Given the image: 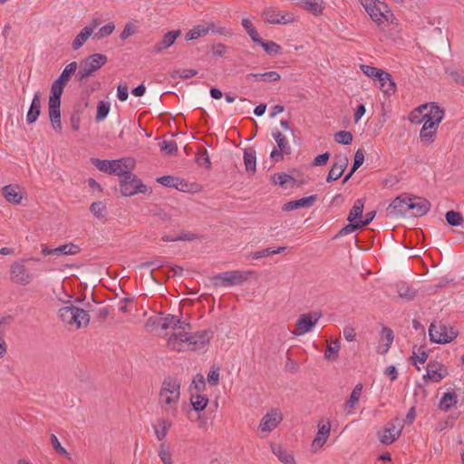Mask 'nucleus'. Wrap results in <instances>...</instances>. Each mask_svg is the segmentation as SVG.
Masks as SVG:
<instances>
[{
  "mask_svg": "<svg viewBox=\"0 0 464 464\" xmlns=\"http://www.w3.org/2000/svg\"><path fill=\"white\" fill-rule=\"evenodd\" d=\"M153 324H156L162 330H180L178 333L172 334L167 341L168 348L179 353L184 351H203L208 345L213 336L212 332L208 330L198 331L193 334L188 333L186 330L190 329V324L182 322L179 317L170 314L157 317Z\"/></svg>",
  "mask_w": 464,
  "mask_h": 464,
  "instance_id": "f257e3e1",
  "label": "nucleus"
},
{
  "mask_svg": "<svg viewBox=\"0 0 464 464\" xmlns=\"http://www.w3.org/2000/svg\"><path fill=\"white\" fill-rule=\"evenodd\" d=\"M370 18L382 32H385L384 24H397L398 19L389 5L381 0H358Z\"/></svg>",
  "mask_w": 464,
  "mask_h": 464,
  "instance_id": "f03ea898",
  "label": "nucleus"
},
{
  "mask_svg": "<svg viewBox=\"0 0 464 464\" xmlns=\"http://www.w3.org/2000/svg\"><path fill=\"white\" fill-rule=\"evenodd\" d=\"M179 398L180 382L169 376L165 378L159 394V403L160 407L165 411L176 415Z\"/></svg>",
  "mask_w": 464,
  "mask_h": 464,
  "instance_id": "7ed1b4c3",
  "label": "nucleus"
},
{
  "mask_svg": "<svg viewBox=\"0 0 464 464\" xmlns=\"http://www.w3.org/2000/svg\"><path fill=\"white\" fill-rule=\"evenodd\" d=\"M59 318L68 326L79 329L82 325H87L90 322V315L82 308L77 307L68 301L58 310Z\"/></svg>",
  "mask_w": 464,
  "mask_h": 464,
  "instance_id": "20e7f679",
  "label": "nucleus"
},
{
  "mask_svg": "<svg viewBox=\"0 0 464 464\" xmlns=\"http://www.w3.org/2000/svg\"><path fill=\"white\" fill-rule=\"evenodd\" d=\"M254 275L253 270H233L218 274L211 280L216 286L229 287L244 284Z\"/></svg>",
  "mask_w": 464,
  "mask_h": 464,
  "instance_id": "39448f33",
  "label": "nucleus"
},
{
  "mask_svg": "<svg viewBox=\"0 0 464 464\" xmlns=\"http://www.w3.org/2000/svg\"><path fill=\"white\" fill-rule=\"evenodd\" d=\"M108 61L105 54L94 53L85 58L80 64V69L76 73L79 82H84L88 78L101 69Z\"/></svg>",
  "mask_w": 464,
  "mask_h": 464,
  "instance_id": "423d86ee",
  "label": "nucleus"
},
{
  "mask_svg": "<svg viewBox=\"0 0 464 464\" xmlns=\"http://www.w3.org/2000/svg\"><path fill=\"white\" fill-rule=\"evenodd\" d=\"M416 111L422 113V127L439 128L440 123L444 118V111L436 103L422 104Z\"/></svg>",
  "mask_w": 464,
  "mask_h": 464,
  "instance_id": "0eeeda50",
  "label": "nucleus"
},
{
  "mask_svg": "<svg viewBox=\"0 0 464 464\" xmlns=\"http://www.w3.org/2000/svg\"><path fill=\"white\" fill-rule=\"evenodd\" d=\"M77 67L78 64L76 62H72L64 67L60 76L52 83L49 97L61 99L64 87L70 81V78L74 73H77Z\"/></svg>",
  "mask_w": 464,
  "mask_h": 464,
  "instance_id": "6e6552de",
  "label": "nucleus"
},
{
  "mask_svg": "<svg viewBox=\"0 0 464 464\" xmlns=\"http://www.w3.org/2000/svg\"><path fill=\"white\" fill-rule=\"evenodd\" d=\"M120 189L123 196L130 197L137 193H146L148 188L132 172L121 178Z\"/></svg>",
  "mask_w": 464,
  "mask_h": 464,
  "instance_id": "1a4fd4ad",
  "label": "nucleus"
},
{
  "mask_svg": "<svg viewBox=\"0 0 464 464\" xmlns=\"http://www.w3.org/2000/svg\"><path fill=\"white\" fill-rule=\"evenodd\" d=\"M429 335L430 341L435 343H447L451 342L457 336L454 331L449 329L440 322L430 324L429 327Z\"/></svg>",
  "mask_w": 464,
  "mask_h": 464,
  "instance_id": "9d476101",
  "label": "nucleus"
},
{
  "mask_svg": "<svg viewBox=\"0 0 464 464\" xmlns=\"http://www.w3.org/2000/svg\"><path fill=\"white\" fill-rule=\"evenodd\" d=\"M322 314L319 312H311L301 314L295 323V330L293 332L295 335H304L310 333L317 324Z\"/></svg>",
  "mask_w": 464,
  "mask_h": 464,
  "instance_id": "9b49d317",
  "label": "nucleus"
},
{
  "mask_svg": "<svg viewBox=\"0 0 464 464\" xmlns=\"http://www.w3.org/2000/svg\"><path fill=\"white\" fill-rule=\"evenodd\" d=\"M402 426L398 419L392 423H388L386 427L378 432L379 440L385 445L394 442L401 435Z\"/></svg>",
  "mask_w": 464,
  "mask_h": 464,
  "instance_id": "f8f14e48",
  "label": "nucleus"
},
{
  "mask_svg": "<svg viewBox=\"0 0 464 464\" xmlns=\"http://www.w3.org/2000/svg\"><path fill=\"white\" fill-rule=\"evenodd\" d=\"M264 20L272 24H286L294 22L291 13L277 11L274 8H267L262 13Z\"/></svg>",
  "mask_w": 464,
  "mask_h": 464,
  "instance_id": "ddd939ff",
  "label": "nucleus"
},
{
  "mask_svg": "<svg viewBox=\"0 0 464 464\" xmlns=\"http://www.w3.org/2000/svg\"><path fill=\"white\" fill-rule=\"evenodd\" d=\"M283 420V415L277 409L268 411L260 420L258 429L263 432H271Z\"/></svg>",
  "mask_w": 464,
  "mask_h": 464,
  "instance_id": "4468645a",
  "label": "nucleus"
},
{
  "mask_svg": "<svg viewBox=\"0 0 464 464\" xmlns=\"http://www.w3.org/2000/svg\"><path fill=\"white\" fill-rule=\"evenodd\" d=\"M317 427L318 430L316 435L311 444V450L313 452H316L323 448L327 441L331 431V423L328 420L320 421Z\"/></svg>",
  "mask_w": 464,
  "mask_h": 464,
  "instance_id": "2eb2a0df",
  "label": "nucleus"
},
{
  "mask_svg": "<svg viewBox=\"0 0 464 464\" xmlns=\"http://www.w3.org/2000/svg\"><path fill=\"white\" fill-rule=\"evenodd\" d=\"M181 34L180 30H173L167 32L162 38L157 42L151 48L152 54H159L169 48Z\"/></svg>",
  "mask_w": 464,
  "mask_h": 464,
  "instance_id": "dca6fc26",
  "label": "nucleus"
},
{
  "mask_svg": "<svg viewBox=\"0 0 464 464\" xmlns=\"http://www.w3.org/2000/svg\"><path fill=\"white\" fill-rule=\"evenodd\" d=\"M134 166L135 160L132 158L112 160L111 175L119 176L120 180H121V178L131 172Z\"/></svg>",
  "mask_w": 464,
  "mask_h": 464,
  "instance_id": "f3484780",
  "label": "nucleus"
},
{
  "mask_svg": "<svg viewBox=\"0 0 464 464\" xmlns=\"http://www.w3.org/2000/svg\"><path fill=\"white\" fill-rule=\"evenodd\" d=\"M410 198L399 196L395 198L389 205L387 211L391 217L405 216L409 212Z\"/></svg>",
  "mask_w": 464,
  "mask_h": 464,
  "instance_id": "a211bd4d",
  "label": "nucleus"
},
{
  "mask_svg": "<svg viewBox=\"0 0 464 464\" xmlns=\"http://www.w3.org/2000/svg\"><path fill=\"white\" fill-rule=\"evenodd\" d=\"M348 165V158L345 155H337L334 157V162L326 177L327 182L338 179L343 173Z\"/></svg>",
  "mask_w": 464,
  "mask_h": 464,
  "instance_id": "6ab92c4d",
  "label": "nucleus"
},
{
  "mask_svg": "<svg viewBox=\"0 0 464 464\" xmlns=\"http://www.w3.org/2000/svg\"><path fill=\"white\" fill-rule=\"evenodd\" d=\"M61 99L51 98L48 99V113L52 125L54 130H61Z\"/></svg>",
  "mask_w": 464,
  "mask_h": 464,
  "instance_id": "aec40b11",
  "label": "nucleus"
},
{
  "mask_svg": "<svg viewBox=\"0 0 464 464\" xmlns=\"http://www.w3.org/2000/svg\"><path fill=\"white\" fill-rule=\"evenodd\" d=\"M409 211H412V215L415 217H422L426 215L430 209V202L420 197L410 198V204L408 205Z\"/></svg>",
  "mask_w": 464,
  "mask_h": 464,
  "instance_id": "412c9836",
  "label": "nucleus"
},
{
  "mask_svg": "<svg viewBox=\"0 0 464 464\" xmlns=\"http://www.w3.org/2000/svg\"><path fill=\"white\" fill-rule=\"evenodd\" d=\"M314 15L323 14L326 4L324 0H291Z\"/></svg>",
  "mask_w": 464,
  "mask_h": 464,
  "instance_id": "4be33fe9",
  "label": "nucleus"
},
{
  "mask_svg": "<svg viewBox=\"0 0 464 464\" xmlns=\"http://www.w3.org/2000/svg\"><path fill=\"white\" fill-rule=\"evenodd\" d=\"M11 278L12 280L20 285H27L30 283L32 277L27 273L25 266L21 263H14L11 266Z\"/></svg>",
  "mask_w": 464,
  "mask_h": 464,
  "instance_id": "5701e85b",
  "label": "nucleus"
},
{
  "mask_svg": "<svg viewBox=\"0 0 464 464\" xmlns=\"http://www.w3.org/2000/svg\"><path fill=\"white\" fill-rule=\"evenodd\" d=\"M393 339L394 334L392 330L389 327L383 326L381 331V339L377 347V352L380 354H385L391 348V345L393 343Z\"/></svg>",
  "mask_w": 464,
  "mask_h": 464,
  "instance_id": "b1692460",
  "label": "nucleus"
},
{
  "mask_svg": "<svg viewBox=\"0 0 464 464\" xmlns=\"http://www.w3.org/2000/svg\"><path fill=\"white\" fill-rule=\"evenodd\" d=\"M442 365L438 362H430L426 367V373L423 375L424 380H430L433 382H440L445 376L441 372Z\"/></svg>",
  "mask_w": 464,
  "mask_h": 464,
  "instance_id": "393cba45",
  "label": "nucleus"
},
{
  "mask_svg": "<svg viewBox=\"0 0 464 464\" xmlns=\"http://www.w3.org/2000/svg\"><path fill=\"white\" fill-rule=\"evenodd\" d=\"M41 113V92L38 91L34 94L29 111L26 114V122L32 124L35 122Z\"/></svg>",
  "mask_w": 464,
  "mask_h": 464,
  "instance_id": "a878e982",
  "label": "nucleus"
},
{
  "mask_svg": "<svg viewBox=\"0 0 464 464\" xmlns=\"http://www.w3.org/2000/svg\"><path fill=\"white\" fill-rule=\"evenodd\" d=\"M379 89L386 95H392L396 92V84L392 80V75L383 71L380 77H378Z\"/></svg>",
  "mask_w": 464,
  "mask_h": 464,
  "instance_id": "bb28decb",
  "label": "nucleus"
},
{
  "mask_svg": "<svg viewBox=\"0 0 464 464\" xmlns=\"http://www.w3.org/2000/svg\"><path fill=\"white\" fill-rule=\"evenodd\" d=\"M317 196L316 195H311L308 197H304L296 200H292L287 203H285L283 207V209L285 211H292L297 208H310L312 207L314 202L316 201Z\"/></svg>",
  "mask_w": 464,
  "mask_h": 464,
  "instance_id": "cd10ccee",
  "label": "nucleus"
},
{
  "mask_svg": "<svg viewBox=\"0 0 464 464\" xmlns=\"http://www.w3.org/2000/svg\"><path fill=\"white\" fill-rule=\"evenodd\" d=\"M2 190L3 196L6 201L16 205L21 203L23 196L18 185L9 184L5 186Z\"/></svg>",
  "mask_w": 464,
  "mask_h": 464,
  "instance_id": "c85d7f7f",
  "label": "nucleus"
},
{
  "mask_svg": "<svg viewBox=\"0 0 464 464\" xmlns=\"http://www.w3.org/2000/svg\"><path fill=\"white\" fill-rule=\"evenodd\" d=\"M270 447L272 452L283 464H296L294 455L284 449L281 445L272 443Z\"/></svg>",
  "mask_w": 464,
  "mask_h": 464,
  "instance_id": "c756f323",
  "label": "nucleus"
},
{
  "mask_svg": "<svg viewBox=\"0 0 464 464\" xmlns=\"http://www.w3.org/2000/svg\"><path fill=\"white\" fill-rule=\"evenodd\" d=\"M172 423L169 420L161 418L157 420V422L155 425H153V430L156 438L159 440H163L168 433V430L171 427Z\"/></svg>",
  "mask_w": 464,
  "mask_h": 464,
  "instance_id": "7c9ffc66",
  "label": "nucleus"
},
{
  "mask_svg": "<svg viewBox=\"0 0 464 464\" xmlns=\"http://www.w3.org/2000/svg\"><path fill=\"white\" fill-rule=\"evenodd\" d=\"M246 80L264 81L267 82H275L280 80V74L276 71H270L264 73H248Z\"/></svg>",
  "mask_w": 464,
  "mask_h": 464,
  "instance_id": "2f4dec72",
  "label": "nucleus"
},
{
  "mask_svg": "<svg viewBox=\"0 0 464 464\" xmlns=\"http://www.w3.org/2000/svg\"><path fill=\"white\" fill-rule=\"evenodd\" d=\"M458 403V397L454 392H448L441 397L439 407L443 411H449Z\"/></svg>",
  "mask_w": 464,
  "mask_h": 464,
  "instance_id": "473e14b6",
  "label": "nucleus"
},
{
  "mask_svg": "<svg viewBox=\"0 0 464 464\" xmlns=\"http://www.w3.org/2000/svg\"><path fill=\"white\" fill-rule=\"evenodd\" d=\"M157 181L159 183H160L161 185L168 187V188H175L181 191L185 190L184 186L186 184H184L183 180L179 178L173 177V176H169V175L162 176L160 178H158Z\"/></svg>",
  "mask_w": 464,
  "mask_h": 464,
  "instance_id": "72a5a7b5",
  "label": "nucleus"
},
{
  "mask_svg": "<svg viewBox=\"0 0 464 464\" xmlns=\"http://www.w3.org/2000/svg\"><path fill=\"white\" fill-rule=\"evenodd\" d=\"M244 164L246 170L254 174L256 172V151L250 148L245 149L244 150Z\"/></svg>",
  "mask_w": 464,
  "mask_h": 464,
  "instance_id": "f704fd0d",
  "label": "nucleus"
},
{
  "mask_svg": "<svg viewBox=\"0 0 464 464\" xmlns=\"http://www.w3.org/2000/svg\"><path fill=\"white\" fill-rule=\"evenodd\" d=\"M208 34V24H200L191 28L185 35L187 41H192Z\"/></svg>",
  "mask_w": 464,
  "mask_h": 464,
  "instance_id": "c9c22d12",
  "label": "nucleus"
},
{
  "mask_svg": "<svg viewBox=\"0 0 464 464\" xmlns=\"http://www.w3.org/2000/svg\"><path fill=\"white\" fill-rule=\"evenodd\" d=\"M54 251L56 252V256H66V255H77L80 253L81 248L79 246L73 244V243H68L62 246H59L57 247H54Z\"/></svg>",
  "mask_w": 464,
  "mask_h": 464,
  "instance_id": "e433bc0d",
  "label": "nucleus"
},
{
  "mask_svg": "<svg viewBox=\"0 0 464 464\" xmlns=\"http://www.w3.org/2000/svg\"><path fill=\"white\" fill-rule=\"evenodd\" d=\"M397 292L400 297L406 300H412L416 296V291L405 282L397 285Z\"/></svg>",
  "mask_w": 464,
  "mask_h": 464,
  "instance_id": "4c0bfd02",
  "label": "nucleus"
},
{
  "mask_svg": "<svg viewBox=\"0 0 464 464\" xmlns=\"http://www.w3.org/2000/svg\"><path fill=\"white\" fill-rule=\"evenodd\" d=\"M363 206L364 202L363 199H357L354 202L353 207L350 210L349 216H348V221L349 222H355L356 219L362 218V212H363Z\"/></svg>",
  "mask_w": 464,
  "mask_h": 464,
  "instance_id": "58836bf2",
  "label": "nucleus"
},
{
  "mask_svg": "<svg viewBox=\"0 0 464 464\" xmlns=\"http://www.w3.org/2000/svg\"><path fill=\"white\" fill-rule=\"evenodd\" d=\"M272 136L276 142L277 149L285 151V154H289L291 148L286 138L278 130L273 131Z\"/></svg>",
  "mask_w": 464,
  "mask_h": 464,
  "instance_id": "ea45409f",
  "label": "nucleus"
},
{
  "mask_svg": "<svg viewBox=\"0 0 464 464\" xmlns=\"http://www.w3.org/2000/svg\"><path fill=\"white\" fill-rule=\"evenodd\" d=\"M272 181L281 187H286L288 183L293 186L295 183V179L292 176L283 172L275 174L272 177Z\"/></svg>",
  "mask_w": 464,
  "mask_h": 464,
  "instance_id": "a19ab883",
  "label": "nucleus"
},
{
  "mask_svg": "<svg viewBox=\"0 0 464 464\" xmlns=\"http://www.w3.org/2000/svg\"><path fill=\"white\" fill-rule=\"evenodd\" d=\"M190 403L194 411H201L207 407L208 403V399L205 395L197 394L191 396Z\"/></svg>",
  "mask_w": 464,
  "mask_h": 464,
  "instance_id": "79ce46f5",
  "label": "nucleus"
},
{
  "mask_svg": "<svg viewBox=\"0 0 464 464\" xmlns=\"http://www.w3.org/2000/svg\"><path fill=\"white\" fill-rule=\"evenodd\" d=\"M91 29L85 30L82 28L81 32L76 35L72 43V47L74 51L79 50L92 35L89 32Z\"/></svg>",
  "mask_w": 464,
  "mask_h": 464,
  "instance_id": "37998d69",
  "label": "nucleus"
},
{
  "mask_svg": "<svg viewBox=\"0 0 464 464\" xmlns=\"http://www.w3.org/2000/svg\"><path fill=\"white\" fill-rule=\"evenodd\" d=\"M438 129L433 127H422L420 131V139L426 144H430L434 141V136L437 133Z\"/></svg>",
  "mask_w": 464,
  "mask_h": 464,
  "instance_id": "c03bdc74",
  "label": "nucleus"
},
{
  "mask_svg": "<svg viewBox=\"0 0 464 464\" xmlns=\"http://www.w3.org/2000/svg\"><path fill=\"white\" fill-rule=\"evenodd\" d=\"M92 163L102 172L111 175L112 160L92 159Z\"/></svg>",
  "mask_w": 464,
  "mask_h": 464,
  "instance_id": "a18cd8bd",
  "label": "nucleus"
},
{
  "mask_svg": "<svg viewBox=\"0 0 464 464\" xmlns=\"http://www.w3.org/2000/svg\"><path fill=\"white\" fill-rule=\"evenodd\" d=\"M362 383L356 384L351 392L350 398L346 401V407L351 408V409L354 408L356 403L359 401V399L362 395Z\"/></svg>",
  "mask_w": 464,
  "mask_h": 464,
  "instance_id": "49530a36",
  "label": "nucleus"
},
{
  "mask_svg": "<svg viewBox=\"0 0 464 464\" xmlns=\"http://www.w3.org/2000/svg\"><path fill=\"white\" fill-rule=\"evenodd\" d=\"M115 29V25L113 23H108L105 25L102 26L98 32L93 34V39L101 40L104 37L111 35Z\"/></svg>",
  "mask_w": 464,
  "mask_h": 464,
  "instance_id": "de8ad7c7",
  "label": "nucleus"
},
{
  "mask_svg": "<svg viewBox=\"0 0 464 464\" xmlns=\"http://www.w3.org/2000/svg\"><path fill=\"white\" fill-rule=\"evenodd\" d=\"M111 109V105L107 102H100L97 106V113H96V121H103L109 114Z\"/></svg>",
  "mask_w": 464,
  "mask_h": 464,
  "instance_id": "09e8293b",
  "label": "nucleus"
},
{
  "mask_svg": "<svg viewBox=\"0 0 464 464\" xmlns=\"http://www.w3.org/2000/svg\"><path fill=\"white\" fill-rule=\"evenodd\" d=\"M446 221L449 225L456 227L463 222V217L459 212L450 210L445 215Z\"/></svg>",
  "mask_w": 464,
  "mask_h": 464,
  "instance_id": "8fccbe9b",
  "label": "nucleus"
},
{
  "mask_svg": "<svg viewBox=\"0 0 464 464\" xmlns=\"http://www.w3.org/2000/svg\"><path fill=\"white\" fill-rule=\"evenodd\" d=\"M340 350V342L335 340L331 345H328L324 352V358L327 360H335Z\"/></svg>",
  "mask_w": 464,
  "mask_h": 464,
  "instance_id": "3c124183",
  "label": "nucleus"
},
{
  "mask_svg": "<svg viewBox=\"0 0 464 464\" xmlns=\"http://www.w3.org/2000/svg\"><path fill=\"white\" fill-rule=\"evenodd\" d=\"M159 457L164 464H173L171 452L164 443L160 445Z\"/></svg>",
  "mask_w": 464,
  "mask_h": 464,
  "instance_id": "603ef678",
  "label": "nucleus"
},
{
  "mask_svg": "<svg viewBox=\"0 0 464 464\" xmlns=\"http://www.w3.org/2000/svg\"><path fill=\"white\" fill-rule=\"evenodd\" d=\"M208 32H212L213 34H218L220 35L231 36L233 34V32L230 28L225 27V26H219V25L216 24L215 23H208Z\"/></svg>",
  "mask_w": 464,
  "mask_h": 464,
  "instance_id": "864d4df0",
  "label": "nucleus"
},
{
  "mask_svg": "<svg viewBox=\"0 0 464 464\" xmlns=\"http://www.w3.org/2000/svg\"><path fill=\"white\" fill-rule=\"evenodd\" d=\"M334 140L340 144L350 145L353 141V135L350 131L340 130L335 133Z\"/></svg>",
  "mask_w": 464,
  "mask_h": 464,
  "instance_id": "5fc2aeb1",
  "label": "nucleus"
},
{
  "mask_svg": "<svg viewBox=\"0 0 464 464\" xmlns=\"http://www.w3.org/2000/svg\"><path fill=\"white\" fill-rule=\"evenodd\" d=\"M259 45H261L264 48L265 52L267 53L268 54H277L281 52L282 49L279 44L273 41L265 42L262 40L259 43Z\"/></svg>",
  "mask_w": 464,
  "mask_h": 464,
  "instance_id": "6e6d98bb",
  "label": "nucleus"
},
{
  "mask_svg": "<svg viewBox=\"0 0 464 464\" xmlns=\"http://www.w3.org/2000/svg\"><path fill=\"white\" fill-rule=\"evenodd\" d=\"M361 70L368 77L376 79V80L378 79V77L381 76V74L383 72V70H382V69H379V68H376L373 66H370V65H365V64L361 65Z\"/></svg>",
  "mask_w": 464,
  "mask_h": 464,
  "instance_id": "4d7b16f0",
  "label": "nucleus"
},
{
  "mask_svg": "<svg viewBox=\"0 0 464 464\" xmlns=\"http://www.w3.org/2000/svg\"><path fill=\"white\" fill-rule=\"evenodd\" d=\"M160 147L161 150L166 151L169 155H174L178 151V145L173 140H163Z\"/></svg>",
  "mask_w": 464,
  "mask_h": 464,
  "instance_id": "13d9d810",
  "label": "nucleus"
},
{
  "mask_svg": "<svg viewBox=\"0 0 464 464\" xmlns=\"http://www.w3.org/2000/svg\"><path fill=\"white\" fill-rule=\"evenodd\" d=\"M50 440L53 448L57 453L66 456L68 459H71L70 453L61 445L58 438L54 434L51 435Z\"/></svg>",
  "mask_w": 464,
  "mask_h": 464,
  "instance_id": "bf43d9fd",
  "label": "nucleus"
},
{
  "mask_svg": "<svg viewBox=\"0 0 464 464\" xmlns=\"http://www.w3.org/2000/svg\"><path fill=\"white\" fill-rule=\"evenodd\" d=\"M106 207L102 201L93 202L91 207V212L98 218H101L104 216Z\"/></svg>",
  "mask_w": 464,
  "mask_h": 464,
  "instance_id": "052dcab7",
  "label": "nucleus"
},
{
  "mask_svg": "<svg viewBox=\"0 0 464 464\" xmlns=\"http://www.w3.org/2000/svg\"><path fill=\"white\" fill-rule=\"evenodd\" d=\"M198 74V71L195 69H180L173 72L172 77H179L183 79H188Z\"/></svg>",
  "mask_w": 464,
  "mask_h": 464,
  "instance_id": "680f3d73",
  "label": "nucleus"
},
{
  "mask_svg": "<svg viewBox=\"0 0 464 464\" xmlns=\"http://www.w3.org/2000/svg\"><path fill=\"white\" fill-rule=\"evenodd\" d=\"M208 382L211 386H217L219 382V368L213 367L208 373Z\"/></svg>",
  "mask_w": 464,
  "mask_h": 464,
  "instance_id": "e2e57ef3",
  "label": "nucleus"
},
{
  "mask_svg": "<svg viewBox=\"0 0 464 464\" xmlns=\"http://www.w3.org/2000/svg\"><path fill=\"white\" fill-rule=\"evenodd\" d=\"M271 255H272L271 247H268V248H265V249H262V250L251 252V253H249L246 256V257L248 259L256 260V259H259V258H262V257L269 256Z\"/></svg>",
  "mask_w": 464,
  "mask_h": 464,
  "instance_id": "0e129e2a",
  "label": "nucleus"
},
{
  "mask_svg": "<svg viewBox=\"0 0 464 464\" xmlns=\"http://www.w3.org/2000/svg\"><path fill=\"white\" fill-rule=\"evenodd\" d=\"M364 161V154L362 150H358L354 154L353 164L352 167V172H354L357 169H359Z\"/></svg>",
  "mask_w": 464,
  "mask_h": 464,
  "instance_id": "69168bd1",
  "label": "nucleus"
},
{
  "mask_svg": "<svg viewBox=\"0 0 464 464\" xmlns=\"http://www.w3.org/2000/svg\"><path fill=\"white\" fill-rule=\"evenodd\" d=\"M359 228H362L360 226H359V223L358 221H355V222H350V224L346 225L344 227H343L338 235L339 236H345V235H348Z\"/></svg>",
  "mask_w": 464,
  "mask_h": 464,
  "instance_id": "338daca9",
  "label": "nucleus"
},
{
  "mask_svg": "<svg viewBox=\"0 0 464 464\" xmlns=\"http://www.w3.org/2000/svg\"><path fill=\"white\" fill-rule=\"evenodd\" d=\"M192 385L197 391H203L206 386L204 376L201 373H198L192 381Z\"/></svg>",
  "mask_w": 464,
  "mask_h": 464,
  "instance_id": "774afa93",
  "label": "nucleus"
}]
</instances>
